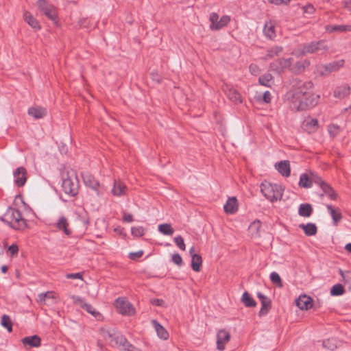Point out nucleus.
I'll list each match as a JSON object with an SVG mask.
<instances>
[{"label":"nucleus","instance_id":"obj_44","mask_svg":"<svg viewBox=\"0 0 351 351\" xmlns=\"http://www.w3.org/2000/svg\"><path fill=\"white\" fill-rule=\"evenodd\" d=\"M270 280L274 284L276 285L279 287H282V282L281 278L277 272L273 271L271 273Z\"/></svg>","mask_w":351,"mask_h":351},{"label":"nucleus","instance_id":"obj_47","mask_svg":"<svg viewBox=\"0 0 351 351\" xmlns=\"http://www.w3.org/2000/svg\"><path fill=\"white\" fill-rule=\"evenodd\" d=\"M174 242L176 245L181 250H185L186 245L184 242V239L182 236H177L174 238Z\"/></svg>","mask_w":351,"mask_h":351},{"label":"nucleus","instance_id":"obj_60","mask_svg":"<svg viewBox=\"0 0 351 351\" xmlns=\"http://www.w3.org/2000/svg\"><path fill=\"white\" fill-rule=\"evenodd\" d=\"M66 278L69 279H82V275L80 273H71L66 274Z\"/></svg>","mask_w":351,"mask_h":351},{"label":"nucleus","instance_id":"obj_23","mask_svg":"<svg viewBox=\"0 0 351 351\" xmlns=\"http://www.w3.org/2000/svg\"><path fill=\"white\" fill-rule=\"evenodd\" d=\"M264 35L269 38L270 40H274L276 37V31H275V25L273 22L268 21L266 22L263 28Z\"/></svg>","mask_w":351,"mask_h":351},{"label":"nucleus","instance_id":"obj_9","mask_svg":"<svg viewBox=\"0 0 351 351\" xmlns=\"http://www.w3.org/2000/svg\"><path fill=\"white\" fill-rule=\"evenodd\" d=\"M292 58H280L269 64V68L278 73H281L284 69L291 66Z\"/></svg>","mask_w":351,"mask_h":351},{"label":"nucleus","instance_id":"obj_18","mask_svg":"<svg viewBox=\"0 0 351 351\" xmlns=\"http://www.w3.org/2000/svg\"><path fill=\"white\" fill-rule=\"evenodd\" d=\"M303 128L308 133H313L319 128L318 120L317 119L307 118L303 123Z\"/></svg>","mask_w":351,"mask_h":351},{"label":"nucleus","instance_id":"obj_5","mask_svg":"<svg viewBox=\"0 0 351 351\" xmlns=\"http://www.w3.org/2000/svg\"><path fill=\"white\" fill-rule=\"evenodd\" d=\"M36 6L41 14L45 15L48 19L51 21L55 25H58V13L56 8L47 0H38Z\"/></svg>","mask_w":351,"mask_h":351},{"label":"nucleus","instance_id":"obj_54","mask_svg":"<svg viewBox=\"0 0 351 351\" xmlns=\"http://www.w3.org/2000/svg\"><path fill=\"white\" fill-rule=\"evenodd\" d=\"M271 93L268 90L265 91L263 95V101L266 104H269L271 102Z\"/></svg>","mask_w":351,"mask_h":351},{"label":"nucleus","instance_id":"obj_55","mask_svg":"<svg viewBox=\"0 0 351 351\" xmlns=\"http://www.w3.org/2000/svg\"><path fill=\"white\" fill-rule=\"evenodd\" d=\"M72 299H73L74 303L80 305L82 308L84 306V304H86V302H84V300L80 296L74 295L72 297Z\"/></svg>","mask_w":351,"mask_h":351},{"label":"nucleus","instance_id":"obj_15","mask_svg":"<svg viewBox=\"0 0 351 351\" xmlns=\"http://www.w3.org/2000/svg\"><path fill=\"white\" fill-rule=\"evenodd\" d=\"M295 304L301 310H308L313 306V299L309 296L302 295L295 300Z\"/></svg>","mask_w":351,"mask_h":351},{"label":"nucleus","instance_id":"obj_38","mask_svg":"<svg viewBox=\"0 0 351 351\" xmlns=\"http://www.w3.org/2000/svg\"><path fill=\"white\" fill-rule=\"evenodd\" d=\"M158 230L165 235H172L174 232L173 228L169 223H162L158 226Z\"/></svg>","mask_w":351,"mask_h":351},{"label":"nucleus","instance_id":"obj_6","mask_svg":"<svg viewBox=\"0 0 351 351\" xmlns=\"http://www.w3.org/2000/svg\"><path fill=\"white\" fill-rule=\"evenodd\" d=\"M328 49L326 42L323 40L317 42H311L304 44L302 47V54L313 53L319 51H326Z\"/></svg>","mask_w":351,"mask_h":351},{"label":"nucleus","instance_id":"obj_50","mask_svg":"<svg viewBox=\"0 0 351 351\" xmlns=\"http://www.w3.org/2000/svg\"><path fill=\"white\" fill-rule=\"evenodd\" d=\"M171 260L173 263L178 266L180 267L183 264L182 256L179 254H174L172 255Z\"/></svg>","mask_w":351,"mask_h":351},{"label":"nucleus","instance_id":"obj_27","mask_svg":"<svg viewBox=\"0 0 351 351\" xmlns=\"http://www.w3.org/2000/svg\"><path fill=\"white\" fill-rule=\"evenodd\" d=\"M310 65V61L303 60L297 62L291 68V71L295 73H300L303 72Z\"/></svg>","mask_w":351,"mask_h":351},{"label":"nucleus","instance_id":"obj_7","mask_svg":"<svg viewBox=\"0 0 351 351\" xmlns=\"http://www.w3.org/2000/svg\"><path fill=\"white\" fill-rule=\"evenodd\" d=\"M344 64V60H340L334 61L319 66V71L322 75H326L329 73L338 71Z\"/></svg>","mask_w":351,"mask_h":351},{"label":"nucleus","instance_id":"obj_1","mask_svg":"<svg viewBox=\"0 0 351 351\" xmlns=\"http://www.w3.org/2000/svg\"><path fill=\"white\" fill-rule=\"evenodd\" d=\"M291 84L293 88L286 93L285 99L293 110H306L318 104L319 95L312 93L313 84L311 81L302 82L300 79L294 78Z\"/></svg>","mask_w":351,"mask_h":351},{"label":"nucleus","instance_id":"obj_36","mask_svg":"<svg viewBox=\"0 0 351 351\" xmlns=\"http://www.w3.org/2000/svg\"><path fill=\"white\" fill-rule=\"evenodd\" d=\"M299 185H300V186L304 187V188L311 187L310 172L306 173H302L300 175Z\"/></svg>","mask_w":351,"mask_h":351},{"label":"nucleus","instance_id":"obj_29","mask_svg":"<svg viewBox=\"0 0 351 351\" xmlns=\"http://www.w3.org/2000/svg\"><path fill=\"white\" fill-rule=\"evenodd\" d=\"M325 29L329 33H332L334 32H343L351 31V25H332L326 26Z\"/></svg>","mask_w":351,"mask_h":351},{"label":"nucleus","instance_id":"obj_2","mask_svg":"<svg viewBox=\"0 0 351 351\" xmlns=\"http://www.w3.org/2000/svg\"><path fill=\"white\" fill-rule=\"evenodd\" d=\"M0 220L16 230H23L27 227L26 220L21 212L13 207H8L5 213L0 217Z\"/></svg>","mask_w":351,"mask_h":351},{"label":"nucleus","instance_id":"obj_3","mask_svg":"<svg viewBox=\"0 0 351 351\" xmlns=\"http://www.w3.org/2000/svg\"><path fill=\"white\" fill-rule=\"evenodd\" d=\"M260 187L263 195L271 202L280 200L282 197L284 188L280 184L264 181L261 183Z\"/></svg>","mask_w":351,"mask_h":351},{"label":"nucleus","instance_id":"obj_30","mask_svg":"<svg viewBox=\"0 0 351 351\" xmlns=\"http://www.w3.org/2000/svg\"><path fill=\"white\" fill-rule=\"evenodd\" d=\"M299 227L304 230L307 236H313L316 234L317 232V226L312 223H308L306 224L302 223L300 224Z\"/></svg>","mask_w":351,"mask_h":351},{"label":"nucleus","instance_id":"obj_20","mask_svg":"<svg viewBox=\"0 0 351 351\" xmlns=\"http://www.w3.org/2000/svg\"><path fill=\"white\" fill-rule=\"evenodd\" d=\"M40 338L38 335L25 337L22 339L23 344L30 348L39 347L40 346Z\"/></svg>","mask_w":351,"mask_h":351},{"label":"nucleus","instance_id":"obj_42","mask_svg":"<svg viewBox=\"0 0 351 351\" xmlns=\"http://www.w3.org/2000/svg\"><path fill=\"white\" fill-rule=\"evenodd\" d=\"M271 302L270 299L267 301H262L261 308L259 311V315L263 316L267 314L269 309L271 308Z\"/></svg>","mask_w":351,"mask_h":351},{"label":"nucleus","instance_id":"obj_19","mask_svg":"<svg viewBox=\"0 0 351 351\" xmlns=\"http://www.w3.org/2000/svg\"><path fill=\"white\" fill-rule=\"evenodd\" d=\"M110 337L111 338L110 344L112 346H117L123 349L128 342L125 337L120 333H114L113 335H110Z\"/></svg>","mask_w":351,"mask_h":351},{"label":"nucleus","instance_id":"obj_62","mask_svg":"<svg viewBox=\"0 0 351 351\" xmlns=\"http://www.w3.org/2000/svg\"><path fill=\"white\" fill-rule=\"evenodd\" d=\"M291 0H269V3L275 5L288 4Z\"/></svg>","mask_w":351,"mask_h":351},{"label":"nucleus","instance_id":"obj_61","mask_svg":"<svg viewBox=\"0 0 351 351\" xmlns=\"http://www.w3.org/2000/svg\"><path fill=\"white\" fill-rule=\"evenodd\" d=\"M126 351H139L136 348H135L133 345L130 343L128 341L126 343L123 348L122 349Z\"/></svg>","mask_w":351,"mask_h":351},{"label":"nucleus","instance_id":"obj_63","mask_svg":"<svg viewBox=\"0 0 351 351\" xmlns=\"http://www.w3.org/2000/svg\"><path fill=\"white\" fill-rule=\"evenodd\" d=\"M343 7L351 14V0H346L343 1Z\"/></svg>","mask_w":351,"mask_h":351},{"label":"nucleus","instance_id":"obj_58","mask_svg":"<svg viewBox=\"0 0 351 351\" xmlns=\"http://www.w3.org/2000/svg\"><path fill=\"white\" fill-rule=\"evenodd\" d=\"M123 220L125 222L130 223L133 221V216L130 213L124 212L123 214Z\"/></svg>","mask_w":351,"mask_h":351},{"label":"nucleus","instance_id":"obj_52","mask_svg":"<svg viewBox=\"0 0 351 351\" xmlns=\"http://www.w3.org/2000/svg\"><path fill=\"white\" fill-rule=\"evenodd\" d=\"M230 21V18L228 16H224L223 19H221V21L216 24L215 29H220L223 25H225L227 23Z\"/></svg>","mask_w":351,"mask_h":351},{"label":"nucleus","instance_id":"obj_12","mask_svg":"<svg viewBox=\"0 0 351 351\" xmlns=\"http://www.w3.org/2000/svg\"><path fill=\"white\" fill-rule=\"evenodd\" d=\"M230 334L227 330L222 329L217 334V348L219 350H223L225 345L230 341Z\"/></svg>","mask_w":351,"mask_h":351},{"label":"nucleus","instance_id":"obj_21","mask_svg":"<svg viewBox=\"0 0 351 351\" xmlns=\"http://www.w3.org/2000/svg\"><path fill=\"white\" fill-rule=\"evenodd\" d=\"M282 47L278 45L273 46L271 48L267 49V53L263 58V60H267L274 58L275 56H278L282 53Z\"/></svg>","mask_w":351,"mask_h":351},{"label":"nucleus","instance_id":"obj_51","mask_svg":"<svg viewBox=\"0 0 351 351\" xmlns=\"http://www.w3.org/2000/svg\"><path fill=\"white\" fill-rule=\"evenodd\" d=\"M249 71L252 75H258L260 73L261 69L258 65L251 64L249 66Z\"/></svg>","mask_w":351,"mask_h":351},{"label":"nucleus","instance_id":"obj_14","mask_svg":"<svg viewBox=\"0 0 351 351\" xmlns=\"http://www.w3.org/2000/svg\"><path fill=\"white\" fill-rule=\"evenodd\" d=\"M128 188L120 180H115L113 182V187L111 193L115 197H121L126 195Z\"/></svg>","mask_w":351,"mask_h":351},{"label":"nucleus","instance_id":"obj_34","mask_svg":"<svg viewBox=\"0 0 351 351\" xmlns=\"http://www.w3.org/2000/svg\"><path fill=\"white\" fill-rule=\"evenodd\" d=\"M326 208L332 218L334 224L337 225L342 218L341 213L335 210L331 205L328 204Z\"/></svg>","mask_w":351,"mask_h":351},{"label":"nucleus","instance_id":"obj_57","mask_svg":"<svg viewBox=\"0 0 351 351\" xmlns=\"http://www.w3.org/2000/svg\"><path fill=\"white\" fill-rule=\"evenodd\" d=\"M304 12L307 14H313L315 11L314 7L311 4L306 5L302 8Z\"/></svg>","mask_w":351,"mask_h":351},{"label":"nucleus","instance_id":"obj_32","mask_svg":"<svg viewBox=\"0 0 351 351\" xmlns=\"http://www.w3.org/2000/svg\"><path fill=\"white\" fill-rule=\"evenodd\" d=\"M313 213L312 206L309 204H302L298 209V214L301 217H309Z\"/></svg>","mask_w":351,"mask_h":351},{"label":"nucleus","instance_id":"obj_56","mask_svg":"<svg viewBox=\"0 0 351 351\" xmlns=\"http://www.w3.org/2000/svg\"><path fill=\"white\" fill-rule=\"evenodd\" d=\"M143 252L141 250L136 252H131L129 254V257L130 259L134 260L141 258L143 256Z\"/></svg>","mask_w":351,"mask_h":351},{"label":"nucleus","instance_id":"obj_33","mask_svg":"<svg viewBox=\"0 0 351 351\" xmlns=\"http://www.w3.org/2000/svg\"><path fill=\"white\" fill-rule=\"evenodd\" d=\"M202 258L199 254H194L191 257V267L195 271H199L202 267Z\"/></svg>","mask_w":351,"mask_h":351},{"label":"nucleus","instance_id":"obj_4","mask_svg":"<svg viewBox=\"0 0 351 351\" xmlns=\"http://www.w3.org/2000/svg\"><path fill=\"white\" fill-rule=\"evenodd\" d=\"M62 187L64 192L70 196L73 197L78 193V182L75 171L62 173Z\"/></svg>","mask_w":351,"mask_h":351},{"label":"nucleus","instance_id":"obj_35","mask_svg":"<svg viewBox=\"0 0 351 351\" xmlns=\"http://www.w3.org/2000/svg\"><path fill=\"white\" fill-rule=\"evenodd\" d=\"M241 302L246 307H254L256 305V301L247 291H245L243 293L241 298Z\"/></svg>","mask_w":351,"mask_h":351},{"label":"nucleus","instance_id":"obj_17","mask_svg":"<svg viewBox=\"0 0 351 351\" xmlns=\"http://www.w3.org/2000/svg\"><path fill=\"white\" fill-rule=\"evenodd\" d=\"M276 169L282 176L289 177L291 174L290 163L289 160H282L275 164Z\"/></svg>","mask_w":351,"mask_h":351},{"label":"nucleus","instance_id":"obj_26","mask_svg":"<svg viewBox=\"0 0 351 351\" xmlns=\"http://www.w3.org/2000/svg\"><path fill=\"white\" fill-rule=\"evenodd\" d=\"M152 325L157 332L158 336L164 340H166L169 337V333L167 330L160 325L156 320H152Z\"/></svg>","mask_w":351,"mask_h":351},{"label":"nucleus","instance_id":"obj_28","mask_svg":"<svg viewBox=\"0 0 351 351\" xmlns=\"http://www.w3.org/2000/svg\"><path fill=\"white\" fill-rule=\"evenodd\" d=\"M28 114L35 119H41L47 114V110L42 107H32L29 108Z\"/></svg>","mask_w":351,"mask_h":351},{"label":"nucleus","instance_id":"obj_31","mask_svg":"<svg viewBox=\"0 0 351 351\" xmlns=\"http://www.w3.org/2000/svg\"><path fill=\"white\" fill-rule=\"evenodd\" d=\"M258 83L262 86L271 87L274 83V77L271 73H266L259 77Z\"/></svg>","mask_w":351,"mask_h":351},{"label":"nucleus","instance_id":"obj_59","mask_svg":"<svg viewBox=\"0 0 351 351\" xmlns=\"http://www.w3.org/2000/svg\"><path fill=\"white\" fill-rule=\"evenodd\" d=\"M218 15L216 14V13H212L210 16V20L211 21V27L212 28H215V22L217 21L218 20Z\"/></svg>","mask_w":351,"mask_h":351},{"label":"nucleus","instance_id":"obj_10","mask_svg":"<svg viewBox=\"0 0 351 351\" xmlns=\"http://www.w3.org/2000/svg\"><path fill=\"white\" fill-rule=\"evenodd\" d=\"M82 179L84 184L95 191L97 195H99V182L93 176L88 173H82Z\"/></svg>","mask_w":351,"mask_h":351},{"label":"nucleus","instance_id":"obj_8","mask_svg":"<svg viewBox=\"0 0 351 351\" xmlns=\"http://www.w3.org/2000/svg\"><path fill=\"white\" fill-rule=\"evenodd\" d=\"M115 306L122 315H131L134 313L132 305L123 298H117L115 300Z\"/></svg>","mask_w":351,"mask_h":351},{"label":"nucleus","instance_id":"obj_41","mask_svg":"<svg viewBox=\"0 0 351 351\" xmlns=\"http://www.w3.org/2000/svg\"><path fill=\"white\" fill-rule=\"evenodd\" d=\"M1 324L3 327L5 328L8 332L12 330V322L10 316L4 314L1 317Z\"/></svg>","mask_w":351,"mask_h":351},{"label":"nucleus","instance_id":"obj_25","mask_svg":"<svg viewBox=\"0 0 351 351\" xmlns=\"http://www.w3.org/2000/svg\"><path fill=\"white\" fill-rule=\"evenodd\" d=\"M224 211L228 214H233L237 210V199L234 197L229 198L224 206Z\"/></svg>","mask_w":351,"mask_h":351},{"label":"nucleus","instance_id":"obj_11","mask_svg":"<svg viewBox=\"0 0 351 351\" xmlns=\"http://www.w3.org/2000/svg\"><path fill=\"white\" fill-rule=\"evenodd\" d=\"M14 183L17 186H23L27 181V171L23 167H18L13 172Z\"/></svg>","mask_w":351,"mask_h":351},{"label":"nucleus","instance_id":"obj_13","mask_svg":"<svg viewBox=\"0 0 351 351\" xmlns=\"http://www.w3.org/2000/svg\"><path fill=\"white\" fill-rule=\"evenodd\" d=\"M55 227L66 236H70L72 234V230L69 227V220L64 216L59 217L57 222L55 223Z\"/></svg>","mask_w":351,"mask_h":351},{"label":"nucleus","instance_id":"obj_39","mask_svg":"<svg viewBox=\"0 0 351 351\" xmlns=\"http://www.w3.org/2000/svg\"><path fill=\"white\" fill-rule=\"evenodd\" d=\"M330 293L332 296L341 295L345 293V289L341 284H336L332 287Z\"/></svg>","mask_w":351,"mask_h":351},{"label":"nucleus","instance_id":"obj_43","mask_svg":"<svg viewBox=\"0 0 351 351\" xmlns=\"http://www.w3.org/2000/svg\"><path fill=\"white\" fill-rule=\"evenodd\" d=\"M340 131V127L336 124H330L328 126V132L332 138L337 136Z\"/></svg>","mask_w":351,"mask_h":351},{"label":"nucleus","instance_id":"obj_64","mask_svg":"<svg viewBox=\"0 0 351 351\" xmlns=\"http://www.w3.org/2000/svg\"><path fill=\"white\" fill-rule=\"evenodd\" d=\"M151 75H152V78L154 81H156L158 83L160 82V80H161L160 77L159 76V75L157 73L152 72L151 73Z\"/></svg>","mask_w":351,"mask_h":351},{"label":"nucleus","instance_id":"obj_40","mask_svg":"<svg viewBox=\"0 0 351 351\" xmlns=\"http://www.w3.org/2000/svg\"><path fill=\"white\" fill-rule=\"evenodd\" d=\"M321 189H322L325 194L330 197V199H336L337 193H335L334 189L326 182L322 186Z\"/></svg>","mask_w":351,"mask_h":351},{"label":"nucleus","instance_id":"obj_24","mask_svg":"<svg viewBox=\"0 0 351 351\" xmlns=\"http://www.w3.org/2000/svg\"><path fill=\"white\" fill-rule=\"evenodd\" d=\"M350 88L347 84L338 86L334 90V96L338 99H343L350 94Z\"/></svg>","mask_w":351,"mask_h":351},{"label":"nucleus","instance_id":"obj_37","mask_svg":"<svg viewBox=\"0 0 351 351\" xmlns=\"http://www.w3.org/2000/svg\"><path fill=\"white\" fill-rule=\"evenodd\" d=\"M261 227V223L258 220H256L251 223V224L249 226L248 230L252 237L258 236Z\"/></svg>","mask_w":351,"mask_h":351},{"label":"nucleus","instance_id":"obj_49","mask_svg":"<svg viewBox=\"0 0 351 351\" xmlns=\"http://www.w3.org/2000/svg\"><path fill=\"white\" fill-rule=\"evenodd\" d=\"M132 234L135 237H141L144 234V229L143 227H132L131 229Z\"/></svg>","mask_w":351,"mask_h":351},{"label":"nucleus","instance_id":"obj_45","mask_svg":"<svg viewBox=\"0 0 351 351\" xmlns=\"http://www.w3.org/2000/svg\"><path fill=\"white\" fill-rule=\"evenodd\" d=\"M310 175H311V185L313 184V183H314L315 184L319 185L320 186V188H321L322 186L326 183L324 181H323L322 180V178L319 176H318L315 173L310 172Z\"/></svg>","mask_w":351,"mask_h":351},{"label":"nucleus","instance_id":"obj_22","mask_svg":"<svg viewBox=\"0 0 351 351\" xmlns=\"http://www.w3.org/2000/svg\"><path fill=\"white\" fill-rule=\"evenodd\" d=\"M24 20L31 26L33 29L38 30L40 29L39 22L35 19L33 15L28 11H25L23 14Z\"/></svg>","mask_w":351,"mask_h":351},{"label":"nucleus","instance_id":"obj_16","mask_svg":"<svg viewBox=\"0 0 351 351\" xmlns=\"http://www.w3.org/2000/svg\"><path fill=\"white\" fill-rule=\"evenodd\" d=\"M224 91L226 92L228 98L234 104H240L242 102L241 95L234 88L226 86Z\"/></svg>","mask_w":351,"mask_h":351},{"label":"nucleus","instance_id":"obj_53","mask_svg":"<svg viewBox=\"0 0 351 351\" xmlns=\"http://www.w3.org/2000/svg\"><path fill=\"white\" fill-rule=\"evenodd\" d=\"M8 252L12 256L16 255L19 252V247L16 244H12L8 247Z\"/></svg>","mask_w":351,"mask_h":351},{"label":"nucleus","instance_id":"obj_46","mask_svg":"<svg viewBox=\"0 0 351 351\" xmlns=\"http://www.w3.org/2000/svg\"><path fill=\"white\" fill-rule=\"evenodd\" d=\"M82 308L85 309L88 313L93 315L95 317H97L100 315V313L97 312L90 304L86 303L84 304Z\"/></svg>","mask_w":351,"mask_h":351},{"label":"nucleus","instance_id":"obj_48","mask_svg":"<svg viewBox=\"0 0 351 351\" xmlns=\"http://www.w3.org/2000/svg\"><path fill=\"white\" fill-rule=\"evenodd\" d=\"M335 339H326L323 341V346L329 349V350H334L337 348V345L335 343Z\"/></svg>","mask_w":351,"mask_h":351}]
</instances>
